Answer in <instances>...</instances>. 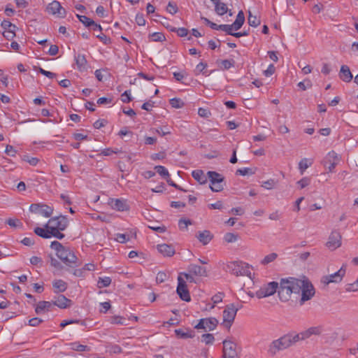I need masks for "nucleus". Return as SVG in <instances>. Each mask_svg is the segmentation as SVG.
Here are the masks:
<instances>
[{
	"mask_svg": "<svg viewBox=\"0 0 358 358\" xmlns=\"http://www.w3.org/2000/svg\"><path fill=\"white\" fill-rule=\"evenodd\" d=\"M303 282L300 278L289 277L281 278L279 282L278 296L282 302L290 300L292 294L299 295Z\"/></svg>",
	"mask_w": 358,
	"mask_h": 358,
	"instance_id": "nucleus-1",
	"label": "nucleus"
},
{
	"mask_svg": "<svg viewBox=\"0 0 358 358\" xmlns=\"http://www.w3.org/2000/svg\"><path fill=\"white\" fill-rule=\"evenodd\" d=\"M299 341V336L294 333H289L284 335L280 338L272 342L270 346V351L275 354L277 351L282 350L290 347Z\"/></svg>",
	"mask_w": 358,
	"mask_h": 358,
	"instance_id": "nucleus-2",
	"label": "nucleus"
},
{
	"mask_svg": "<svg viewBox=\"0 0 358 358\" xmlns=\"http://www.w3.org/2000/svg\"><path fill=\"white\" fill-rule=\"evenodd\" d=\"M299 341V336L294 333H289L284 335L280 338L272 342L270 346V351L275 354L277 351L282 350L290 347Z\"/></svg>",
	"mask_w": 358,
	"mask_h": 358,
	"instance_id": "nucleus-3",
	"label": "nucleus"
},
{
	"mask_svg": "<svg viewBox=\"0 0 358 358\" xmlns=\"http://www.w3.org/2000/svg\"><path fill=\"white\" fill-rule=\"evenodd\" d=\"M56 255L69 267L75 268L80 265L77 257L69 248H64L59 253H56Z\"/></svg>",
	"mask_w": 358,
	"mask_h": 358,
	"instance_id": "nucleus-4",
	"label": "nucleus"
},
{
	"mask_svg": "<svg viewBox=\"0 0 358 358\" xmlns=\"http://www.w3.org/2000/svg\"><path fill=\"white\" fill-rule=\"evenodd\" d=\"M69 225V220L66 216L59 215L51 217L48 223L45 224V229H50V231L62 230L64 231Z\"/></svg>",
	"mask_w": 358,
	"mask_h": 358,
	"instance_id": "nucleus-5",
	"label": "nucleus"
},
{
	"mask_svg": "<svg viewBox=\"0 0 358 358\" xmlns=\"http://www.w3.org/2000/svg\"><path fill=\"white\" fill-rule=\"evenodd\" d=\"M303 282V286L301 287V298L300 300V303L303 304L306 301L311 299L315 295V289L312 283L307 279L303 277L301 279Z\"/></svg>",
	"mask_w": 358,
	"mask_h": 358,
	"instance_id": "nucleus-6",
	"label": "nucleus"
},
{
	"mask_svg": "<svg viewBox=\"0 0 358 358\" xmlns=\"http://www.w3.org/2000/svg\"><path fill=\"white\" fill-rule=\"evenodd\" d=\"M341 157L334 150L329 152L322 160L323 165L327 168L328 172L332 173L336 166L340 162Z\"/></svg>",
	"mask_w": 358,
	"mask_h": 358,
	"instance_id": "nucleus-7",
	"label": "nucleus"
},
{
	"mask_svg": "<svg viewBox=\"0 0 358 358\" xmlns=\"http://www.w3.org/2000/svg\"><path fill=\"white\" fill-rule=\"evenodd\" d=\"M279 289V282L272 281L262 286L257 292V298H264L273 295Z\"/></svg>",
	"mask_w": 358,
	"mask_h": 358,
	"instance_id": "nucleus-8",
	"label": "nucleus"
},
{
	"mask_svg": "<svg viewBox=\"0 0 358 358\" xmlns=\"http://www.w3.org/2000/svg\"><path fill=\"white\" fill-rule=\"evenodd\" d=\"M227 272H229L236 276L245 275L246 274V266L242 262L235 261L229 262L224 268Z\"/></svg>",
	"mask_w": 358,
	"mask_h": 358,
	"instance_id": "nucleus-9",
	"label": "nucleus"
},
{
	"mask_svg": "<svg viewBox=\"0 0 358 358\" xmlns=\"http://www.w3.org/2000/svg\"><path fill=\"white\" fill-rule=\"evenodd\" d=\"M176 292L178 294L179 297L185 301L189 302L191 301L190 294L189 290L187 289V286L186 282L182 278V276L178 275V286L176 289Z\"/></svg>",
	"mask_w": 358,
	"mask_h": 358,
	"instance_id": "nucleus-10",
	"label": "nucleus"
},
{
	"mask_svg": "<svg viewBox=\"0 0 358 358\" xmlns=\"http://www.w3.org/2000/svg\"><path fill=\"white\" fill-rule=\"evenodd\" d=\"M345 274V268L343 266L338 271L333 274L324 275L322 278L321 282L324 285L340 282Z\"/></svg>",
	"mask_w": 358,
	"mask_h": 358,
	"instance_id": "nucleus-11",
	"label": "nucleus"
},
{
	"mask_svg": "<svg viewBox=\"0 0 358 358\" xmlns=\"http://www.w3.org/2000/svg\"><path fill=\"white\" fill-rule=\"evenodd\" d=\"M223 358H238L236 344L231 341H223Z\"/></svg>",
	"mask_w": 358,
	"mask_h": 358,
	"instance_id": "nucleus-12",
	"label": "nucleus"
},
{
	"mask_svg": "<svg viewBox=\"0 0 358 358\" xmlns=\"http://www.w3.org/2000/svg\"><path fill=\"white\" fill-rule=\"evenodd\" d=\"M30 211L34 213L42 215L45 217H49L53 213V208L46 204L33 203L30 206Z\"/></svg>",
	"mask_w": 358,
	"mask_h": 358,
	"instance_id": "nucleus-13",
	"label": "nucleus"
},
{
	"mask_svg": "<svg viewBox=\"0 0 358 358\" xmlns=\"http://www.w3.org/2000/svg\"><path fill=\"white\" fill-rule=\"evenodd\" d=\"M46 11L49 14L57 15L58 17L64 18L66 15V10L61 6L57 1H53L49 3L46 8Z\"/></svg>",
	"mask_w": 358,
	"mask_h": 358,
	"instance_id": "nucleus-14",
	"label": "nucleus"
},
{
	"mask_svg": "<svg viewBox=\"0 0 358 358\" xmlns=\"http://www.w3.org/2000/svg\"><path fill=\"white\" fill-rule=\"evenodd\" d=\"M331 250H335L341 245V236L337 231H332L326 244Z\"/></svg>",
	"mask_w": 358,
	"mask_h": 358,
	"instance_id": "nucleus-15",
	"label": "nucleus"
},
{
	"mask_svg": "<svg viewBox=\"0 0 358 358\" xmlns=\"http://www.w3.org/2000/svg\"><path fill=\"white\" fill-rule=\"evenodd\" d=\"M236 310L233 306H227L223 311V324L227 328H229L236 315Z\"/></svg>",
	"mask_w": 358,
	"mask_h": 358,
	"instance_id": "nucleus-16",
	"label": "nucleus"
},
{
	"mask_svg": "<svg viewBox=\"0 0 358 358\" xmlns=\"http://www.w3.org/2000/svg\"><path fill=\"white\" fill-rule=\"evenodd\" d=\"M108 203L113 209L118 211H126L129 208L126 201L121 199H110Z\"/></svg>",
	"mask_w": 358,
	"mask_h": 358,
	"instance_id": "nucleus-17",
	"label": "nucleus"
},
{
	"mask_svg": "<svg viewBox=\"0 0 358 358\" xmlns=\"http://www.w3.org/2000/svg\"><path fill=\"white\" fill-rule=\"evenodd\" d=\"M187 271L192 275L200 276V277H206L208 275L206 268L205 267L191 264L188 266Z\"/></svg>",
	"mask_w": 358,
	"mask_h": 358,
	"instance_id": "nucleus-18",
	"label": "nucleus"
},
{
	"mask_svg": "<svg viewBox=\"0 0 358 358\" xmlns=\"http://www.w3.org/2000/svg\"><path fill=\"white\" fill-rule=\"evenodd\" d=\"M158 252L164 257H172L176 253V250L172 245L166 243L159 244L157 246Z\"/></svg>",
	"mask_w": 358,
	"mask_h": 358,
	"instance_id": "nucleus-19",
	"label": "nucleus"
},
{
	"mask_svg": "<svg viewBox=\"0 0 358 358\" xmlns=\"http://www.w3.org/2000/svg\"><path fill=\"white\" fill-rule=\"evenodd\" d=\"M320 333V327H312L303 331H301L299 334H296V336H299V341H300V340H305L306 338H308L312 335H317Z\"/></svg>",
	"mask_w": 358,
	"mask_h": 358,
	"instance_id": "nucleus-20",
	"label": "nucleus"
},
{
	"mask_svg": "<svg viewBox=\"0 0 358 358\" xmlns=\"http://www.w3.org/2000/svg\"><path fill=\"white\" fill-rule=\"evenodd\" d=\"M53 306H57L59 308H66L71 306L72 301L67 299L64 295H59L55 298V301H52Z\"/></svg>",
	"mask_w": 358,
	"mask_h": 358,
	"instance_id": "nucleus-21",
	"label": "nucleus"
},
{
	"mask_svg": "<svg viewBox=\"0 0 358 358\" xmlns=\"http://www.w3.org/2000/svg\"><path fill=\"white\" fill-rule=\"evenodd\" d=\"M339 78L343 82L350 83L353 78V76L350 71V69L347 65H342L338 73Z\"/></svg>",
	"mask_w": 358,
	"mask_h": 358,
	"instance_id": "nucleus-22",
	"label": "nucleus"
},
{
	"mask_svg": "<svg viewBox=\"0 0 358 358\" xmlns=\"http://www.w3.org/2000/svg\"><path fill=\"white\" fill-rule=\"evenodd\" d=\"M53 306V303L51 301H39L35 308V312L36 314L40 315L43 313L45 310L50 311L52 310V307Z\"/></svg>",
	"mask_w": 358,
	"mask_h": 358,
	"instance_id": "nucleus-23",
	"label": "nucleus"
},
{
	"mask_svg": "<svg viewBox=\"0 0 358 358\" xmlns=\"http://www.w3.org/2000/svg\"><path fill=\"white\" fill-rule=\"evenodd\" d=\"M196 236L203 245H207L213 238V235L208 230L199 231Z\"/></svg>",
	"mask_w": 358,
	"mask_h": 358,
	"instance_id": "nucleus-24",
	"label": "nucleus"
},
{
	"mask_svg": "<svg viewBox=\"0 0 358 358\" xmlns=\"http://www.w3.org/2000/svg\"><path fill=\"white\" fill-rule=\"evenodd\" d=\"M207 176L210 181V185L223 182L224 181V177L215 171H209L207 173Z\"/></svg>",
	"mask_w": 358,
	"mask_h": 358,
	"instance_id": "nucleus-25",
	"label": "nucleus"
},
{
	"mask_svg": "<svg viewBox=\"0 0 358 358\" xmlns=\"http://www.w3.org/2000/svg\"><path fill=\"white\" fill-rule=\"evenodd\" d=\"M52 287L55 293L64 292L67 289V283L62 280H55L52 282Z\"/></svg>",
	"mask_w": 358,
	"mask_h": 358,
	"instance_id": "nucleus-26",
	"label": "nucleus"
},
{
	"mask_svg": "<svg viewBox=\"0 0 358 358\" xmlns=\"http://www.w3.org/2000/svg\"><path fill=\"white\" fill-rule=\"evenodd\" d=\"M245 21V15L243 10H240L238 13L236 20L232 24V28L234 30L239 29L242 25L243 24Z\"/></svg>",
	"mask_w": 358,
	"mask_h": 358,
	"instance_id": "nucleus-27",
	"label": "nucleus"
},
{
	"mask_svg": "<svg viewBox=\"0 0 358 358\" xmlns=\"http://www.w3.org/2000/svg\"><path fill=\"white\" fill-rule=\"evenodd\" d=\"M176 335L180 338H194L195 336V332L192 329H187L186 331H183L181 329L175 330Z\"/></svg>",
	"mask_w": 358,
	"mask_h": 358,
	"instance_id": "nucleus-28",
	"label": "nucleus"
},
{
	"mask_svg": "<svg viewBox=\"0 0 358 358\" xmlns=\"http://www.w3.org/2000/svg\"><path fill=\"white\" fill-rule=\"evenodd\" d=\"M192 176L200 184H205L208 180V177L204 174L202 170L193 171Z\"/></svg>",
	"mask_w": 358,
	"mask_h": 358,
	"instance_id": "nucleus-29",
	"label": "nucleus"
},
{
	"mask_svg": "<svg viewBox=\"0 0 358 358\" xmlns=\"http://www.w3.org/2000/svg\"><path fill=\"white\" fill-rule=\"evenodd\" d=\"M76 63L80 71H83L86 69L87 59L83 55L78 54L76 57Z\"/></svg>",
	"mask_w": 358,
	"mask_h": 358,
	"instance_id": "nucleus-30",
	"label": "nucleus"
},
{
	"mask_svg": "<svg viewBox=\"0 0 358 358\" xmlns=\"http://www.w3.org/2000/svg\"><path fill=\"white\" fill-rule=\"evenodd\" d=\"M34 233L43 238H50V229H45L41 228V227H36L34 229Z\"/></svg>",
	"mask_w": 358,
	"mask_h": 358,
	"instance_id": "nucleus-31",
	"label": "nucleus"
},
{
	"mask_svg": "<svg viewBox=\"0 0 358 358\" xmlns=\"http://www.w3.org/2000/svg\"><path fill=\"white\" fill-rule=\"evenodd\" d=\"M215 4V10L216 13L219 15H223L227 13L228 11V8L227 5L224 3L217 1L214 3Z\"/></svg>",
	"mask_w": 358,
	"mask_h": 358,
	"instance_id": "nucleus-32",
	"label": "nucleus"
},
{
	"mask_svg": "<svg viewBox=\"0 0 358 358\" xmlns=\"http://www.w3.org/2000/svg\"><path fill=\"white\" fill-rule=\"evenodd\" d=\"M204 324L206 327V331L215 329L218 324V320L215 317L205 318Z\"/></svg>",
	"mask_w": 358,
	"mask_h": 358,
	"instance_id": "nucleus-33",
	"label": "nucleus"
},
{
	"mask_svg": "<svg viewBox=\"0 0 358 358\" xmlns=\"http://www.w3.org/2000/svg\"><path fill=\"white\" fill-rule=\"evenodd\" d=\"M248 23L254 27H257L261 23V20L257 15H253L250 11H248Z\"/></svg>",
	"mask_w": 358,
	"mask_h": 358,
	"instance_id": "nucleus-34",
	"label": "nucleus"
},
{
	"mask_svg": "<svg viewBox=\"0 0 358 358\" xmlns=\"http://www.w3.org/2000/svg\"><path fill=\"white\" fill-rule=\"evenodd\" d=\"M312 165L311 160L303 158L299 163V169L301 172V174H303L304 171Z\"/></svg>",
	"mask_w": 358,
	"mask_h": 358,
	"instance_id": "nucleus-35",
	"label": "nucleus"
},
{
	"mask_svg": "<svg viewBox=\"0 0 358 358\" xmlns=\"http://www.w3.org/2000/svg\"><path fill=\"white\" fill-rule=\"evenodd\" d=\"M71 349L78 352L90 351V348L87 345L80 344L78 342L71 343L69 344Z\"/></svg>",
	"mask_w": 358,
	"mask_h": 358,
	"instance_id": "nucleus-36",
	"label": "nucleus"
},
{
	"mask_svg": "<svg viewBox=\"0 0 358 358\" xmlns=\"http://www.w3.org/2000/svg\"><path fill=\"white\" fill-rule=\"evenodd\" d=\"M111 278L110 277H99L97 281V287L99 288H103L108 287L111 283Z\"/></svg>",
	"mask_w": 358,
	"mask_h": 358,
	"instance_id": "nucleus-37",
	"label": "nucleus"
},
{
	"mask_svg": "<svg viewBox=\"0 0 358 358\" xmlns=\"http://www.w3.org/2000/svg\"><path fill=\"white\" fill-rule=\"evenodd\" d=\"M76 17L80 22H82L86 27H91V24H94V20L85 15H80L77 14Z\"/></svg>",
	"mask_w": 358,
	"mask_h": 358,
	"instance_id": "nucleus-38",
	"label": "nucleus"
},
{
	"mask_svg": "<svg viewBox=\"0 0 358 358\" xmlns=\"http://www.w3.org/2000/svg\"><path fill=\"white\" fill-rule=\"evenodd\" d=\"M149 38L152 41L162 42L166 40L165 36L161 32H155L149 35Z\"/></svg>",
	"mask_w": 358,
	"mask_h": 358,
	"instance_id": "nucleus-39",
	"label": "nucleus"
},
{
	"mask_svg": "<svg viewBox=\"0 0 358 358\" xmlns=\"http://www.w3.org/2000/svg\"><path fill=\"white\" fill-rule=\"evenodd\" d=\"M278 257V255L275 252H272L265 256L264 258L261 261V264L266 265L271 262H273Z\"/></svg>",
	"mask_w": 358,
	"mask_h": 358,
	"instance_id": "nucleus-40",
	"label": "nucleus"
},
{
	"mask_svg": "<svg viewBox=\"0 0 358 358\" xmlns=\"http://www.w3.org/2000/svg\"><path fill=\"white\" fill-rule=\"evenodd\" d=\"M170 104L173 108H181L184 106V102L178 98H173L170 99Z\"/></svg>",
	"mask_w": 358,
	"mask_h": 358,
	"instance_id": "nucleus-41",
	"label": "nucleus"
},
{
	"mask_svg": "<svg viewBox=\"0 0 358 358\" xmlns=\"http://www.w3.org/2000/svg\"><path fill=\"white\" fill-rule=\"evenodd\" d=\"M277 182V180L274 179H269L266 181L263 182L262 184V187L266 189H272L275 187Z\"/></svg>",
	"mask_w": 358,
	"mask_h": 358,
	"instance_id": "nucleus-42",
	"label": "nucleus"
},
{
	"mask_svg": "<svg viewBox=\"0 0 358 358\" xmlns=\"http://www.w3.org/2000/svg\"><path fill=\"white\" fill-rule=\"evenodd\" d=\"M171 31L176 32L178 36L180 37H184L186 36L188 34V29L184 27L180 28H176V27H171L170 29Z\"/></svg>",
	"mask_w": 358,
	"mask_h": 358,
	"instance_id": "nucleus-43",
	"label": "nucleus"
},
{
	"mask_svg": "<svg viewBox=\"0 0 358 358\" xmlns=\"http://www.w3.org/2000/svg\"><path fill=\"white\" fill-rule=\"evenodd\" d=\"M155 169L164 179L166 177L169 178V171H168V170L164 166H156L155 167Z\"/></svg>",
	"mask_w": 358,
	"mask_h": 358,
	"instance_id": "nucleus-44",
	"label": "nucleus"
},
{
	"mask_svg": "<svg viewBox=\"0 0 358 358\" xmlns=\"http://www.w3.org/2000/svg\"><path fill=\"white\" fill-rule=\"evenodd\" d=\"M238 239V234H235L234 233H227L224 236V240L225 242L229 243H234Z\"/></svg>",
	"mask_w": 358,
	"mask_h": 358,
	"instance_id": "nucleus-45",
	"label": "nucleus"
},
{
	"mask_svg": "<svg viewBox=\"0 0 358 358\" xmlns=\"http://www.w3.org/2000/svg\"><path fill=\"white\" fill-rule=\"evenodd\" d=\"M6 222L11 227H22V223L18 219L9 218Z\"/></svg>",
	"mask_w": 358,
	"mask_h": 358,
	"instance_id": "nucleus-46",
	"label": "nucleus"
},
{
	"mask_svg": "<svg viewBox=\"0 0 358 358\" xmlns=\"http://www.w3.org/2000/svg\"><path fill=\"white\" fill-rule=\"evenodd\" d=\"M50 264L52 267L57 270H62L64 268V266L61 264V263L52 255H50Z\"/></svg>",
	"mask_w": 358,
	"mask_h": 358,
	"instance_id": "nucleus-47",
	"label": "nucleus"
},
{
	"mask_svg": "<svg viewBox=\"0 0 358 358\" xmlns=\"http://www.w3.org/2000/svg\"><path fill=\"white\" fill-rule=\"evenodd\" d=\"M202 341L204 342L206 345L213 344L215 338L212 334H205L201 336Z\"/></svg>",
	"mask_w": 358,
	"mask_h": 358,
	"instance_id": "nucleus-48",
	"label": "nucleus"
},
{
	"mask_svg": "<svg viewBox=\"0 0 358 358\" xmlns=\"http://www.w3.org/2000/svg\"><path fill=\"white\" fill-rule=\"evenodd\" d=\"M1 27L4 30L10 31V29H16L17 27L12 24L9 20H4L1 22Z\"/></svg>",
	"mask_w": 358,
	"mask_h": 358,
	"instance_id": "nucleus-49",
	"label": "nucleus"
},
{
	"mask_svg": "<svg viewBox=\"0 0 358 358\" xmlns=\"http://www.w3.org/2000/svg\"><path fill=\"white\" fill-rule=\"evenodd\" d=\"M166 11L171 15H174L178 12V6L176 3L169 1L166 6Z\"/></svg>",
	"mask_w": 358,
	"mask_h": 358,
	"instance_id": "nucleus-50",
	"label": "nucleus"
},
{
	"mask_svg": "<svg viewBox=\"0 0 358 358\" xmlns=\"http://www.w3.org/2000/svg\"><path fill=\"white\" fill-rule=\"evenodd\" d=\"M192 224V221L189 219H180L178 222V226L180 229L184 230L186 229L188 225Z\"/></svg>",
	"mask_w": 358,
	"mask_h": 358,
	"instance_id": "nucleus-51",
	"label": "nucleus"
},
{
	"mask_svg": "<svg viewBox=\"0 0 358 358\" xmlns=\"http://www.w3.org/2000/svg\"><path fill=\"white\" fill-rule=\"evenodd\" d=\"M50 248L56 251V253H59L65 247L57 241H52L50 245Z\"/></svg>",
	"mask_w": 358,
	"mask_h": 358,
	"instance_id": "nucleus-52",
	"label": "nucleus"
},
{
	"mask_svg": "<svg viewBox=\"0 0 358 358\" xmlns=\"http://www.w3.org/2000/svg\"><path fill=\"white\" fill-rule=\"evenodd\" d=\"M22 159L24 161L27 162L29 164L32 166H36L39 162V159L38 158L30 157L28 155H24Z\"/></svg>",
	"mask_w": 358,
	"mask_h": 358,
	"instance_id": "nucleus-53",
	"label": "nucleus"
},
{
	"mask_svg": "<svg viewBox=\"0 0 358 358\" xmlns=\"http://www.w3.org/2000/svg\"><path fill=\"white\" fill-rule=\"evenodd\" d=\"M168 278V275L166 273L163 271H159L156 276V282L157 283L164 282Z\"/></svg>",
	"mask_w": 358,
	"mask_h": 358,
	"instance_id": "nucleus-54",
	"label": "nucleus"
},
{
	"mask_svg": "<svg viewBox=\"0 0 358 358\" xmlns=\"http://www.w3.org/2000/svg\"><path fill=\"white\" fill-rule=\"evenodd\" d=\"M198 114L200 117L205 118H208L211 115L210 111L204 108H199L198 110Z\"/></svg>",
	"mask_w": 358,
	"mask_h": 358,
	"instance_id": "nucleus-55",
	"label": "nucleus"
},
{
	"mask_svg": "<svg viewBox=\"0 0 358 358\" xmlns=\"http://www.w3.org/2000/svg\"><path fill=\"white\" fill-rule=\"evenodd\" d=\"M38 71L40 73H41L42 75L46 76V77H48L49 78H51V79H52V78L56 77V74L55 73L45 71L43 69H42L41 67H38Z\"/></svg>",
	"mask_w": 358,
	"mask_h": 358,
	"instance_id": "nucleus-56",
	"label": "nucleus"
},
{
	"mask_svg": "<svg viewBox=\"0 0 358 358\" xmlns=\"http://www.w3.org/2000/svg\"><path fill=\"white\" fill-rule=\"evenodd\" d=\"M43 322V320L38 317H34L28 321V325L31 327H38Z\"/></svg>",
	"mask_w": 358,
	"mask_h": 358,
	"instance_id": "nucleus-57",
	"label": "nucleus"
},
{
	"mask_svg": "<svg viewBox=\"0 0 358 358\" xmlns=\"http://www.w3.org/2000/svg\"><path fill=\"white\" fill-rule=\"evenodd\" d=\"M3 36L7 40H12L15 36V29H10V31L4 30Z\"/></svg>",
	"mask_w": 358,
	"mask_h": 358,
	"instance_id": "nucleus-58",
	"label": "nucleus"
},
{
	"mask_svg": "<svg viewBox=\"0 0 358 358\" xmlns=\"http://www.w3.org/2000/svg\"><path fill=\"white\" fill-rule=\"evenodd\" d=\"M121 96L123 103H129L132 100L130 90H126Z\"/></svg>",
	"mask_w": 358,
	"mask_h": 358,
	"instance_id": "nucleus-59",
	"label": "nucleus"
},
{
	"mask_svg": "<svg viewBox=\"0 0 358 358\" xmlns=\"http://www.w3.org/2000/svg\"><path fill=\"white\" fill-rule=\"evenodd\" d=\"M125 319L120 316H113L111 317V323L117 324H126L124 323Z\"/></svg>",
	"mask_w": 358,
	"mask_h": 358,
	"instance_id": "nucleus-60",
	"label": "nucleus"
},
{
	"mask_svg": "<svg viewBox=\"0 0 358 358\" xmlns=\"http://www.w3.org/2000/svg\"><path fill=\"white\" fill-rule=\"evenodd\" d=\"M210 188L213 192H221L224 189V187L222 182H220L210 185Z\"/></svg>",
	"mask_w": 358,
	"mask_h": 358,
	"instance_id": "nucleus-61",
	"label": "nucleus"
},
{
	"mask_svg": "<svg viewBox=\"0 0 358 358\" xmlns=\"http://www.w3.org/2000/svg\"><path fill=\"white\" fill-rule=\"evenodd\" d=\"M219 28L220 30L224 31L227 33V34H233L232 31L234 30L232 26L230 24H220L219 25Z\"/></svg>",
	"mask_w": 358,
	"mask_h": 358,
	"instance_id": "nucleus-62",
	"label": "nucleus"
},
{
	"mask_svg": "<svg viewBox=\"0 0 358 358\" xmlns=\"http://www.w3.org/2000/svg\"><path fill=\"white\" fill-rule=\"evenodd\" d=\"M96 38H98L105 45H108L111 43L110 38L103 34L96 35Z\"/></svg>",
	"mask_w": 358,
	"mask_h": 358,
	"instance_id": "nucleus-63",
	"label": "nucleus"
},
{
	"mask_svg": "<svg viewBox=\"0 0 358 358\" xmlns=\"http://www.w3.org/2000/svg\"><path fill=\"white\" fill-rule=\"evenodd\" d=\"M116 241L119 243H124L127 242L129 240V238L124 234H116Z\"/></svg>",
	"mask_w": 358,
	"mask_h": 358,
	"instance_id": "nucleus-64",
	"label": "nucleus"
}]
</instances>
